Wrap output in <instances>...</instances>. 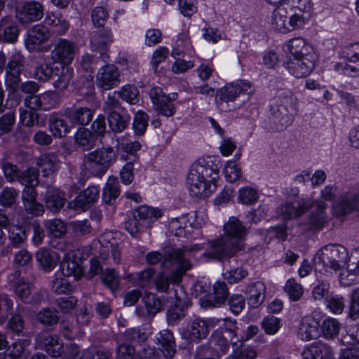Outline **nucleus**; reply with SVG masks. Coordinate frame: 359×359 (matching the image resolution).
<instances>
[{"label": "nucleus", "instance_id": "obj_1", "mask_svg": "<svg viewBox=\"0 0 359 359\" xmlns=\"http://www.w3.org/2000/svg\"><path fill=\"white\" fill-rule=\"evenodd\" d=\"M221 161L218 156L199 158L190 167L187 187L193 196L208 197L214 193L219 180Z\"/></svg>", "mask_w": 359, "mask_h": 359}, {"label": "nucleus", "instance_id": "obj_2", "mask_svg": "<svg viewBox=\"0 0 359 359\" xmlns=\"http://www.w3.org/2000/svg\"><path fill=\"white\" fill-rule=\"evenodd\" d=\"M284 48L290 55L284 63V67L289 74L297 79L310 75L316 68L319 59L315 48L302 37L288 40Z\"/></svg>", "mask_w": 359, "mask_h": 359}, {"label": "nucleus", "instance_id": "obj_3", "mask_svg": "<svg viewBox=\"0 0 359 359\" xmlns=\"http://www.w3.org/2000/svg\"><path fill=\"white\" fill-rule=\"evenodd\" d=\"M224 231L226 238L210 242L206 252L202 254L203 257L229 258L244 249L243 240L247 235V229L238 218L231 217L224 225Z\"/></svg>", "mask_w": 359, "mask_h": 359}, {"label": "nucleus", "instance_id": "obj_4", "mask_svg": "<svg viewBox=\"0 0 359 359\" xmlns=\"http://www.w3.org/2000/svg\"><path fill=\"white\" fill-rule=\"evenodd\" d=\"M200 244H192L172 250L168 254L167 259L163 262L165 267H173L174 271L170 276L163 273L158 274L155 279V284L158 290L165 292L170 283L175 284L181 281L182 276L191 268L190 259L202 250Z\"/></svg>", "mask_w": 359, "mask_h": 359}, {"label": "nucleus", "instance_id": "obj_5", "mask_svg": "<svg viewBox=\"0 0 359 359\" xmlns=\"http://www.w3.org/2000/svg\"><path fill=\"white\" fill-rule=\"evenodd\" d=\"M78 47L75 43L66 39H59L53 44L50 52V58L53 63L60 66V74L54 82L57 88H65L73 76V69L69 67L75 55L77 54Z\"/></svg>", "mask_w": 359, "mask_h": 359}, {"label": "nucleus", "instance_id": "obj_6", "mask_svg": "<svg viewBox=\"0 0 359 359\" xmlns=\"http://www.w3.org/2000/svg\"><path fill=\"white\" fill-rule=\"evenodd\" d=\"M298 106V98L290 90L278 92L276 102L271 108L272 118L277 123V130H283L292 124Z\"/></svg>", "mask_w": 359, "mask_h": 359}, {"label": "nucleus", "instance_id": "obj_7", "mask_svg": "<svg viewBox=\"0 0 359 359\" xmlns=\"http://www.w3.org/2000/svg\"><path fill=\"white\" fill-rule=\"evenodd\" d=\"M348 258L347 250L341 245H327L318 251L314 257V264L320 272L339 269Z\"/></svg>", "mask_w": 359, "mask_h": 359}, {"label": "nucleus", "instance_id": "obj_8", "mask_svg": "<svg viewBox=\"0 0 359 359\" xmlns=\"http://www.w3.org/2000/svg\"><path fill=\"white\" fill-rule=\"evenodd\" d=\"M116 159L117 154L112 147H102L86 154L83 164L92 175L102 177Z\"/></svg>", "mask_w": 359, "mask_h": 359}, {"label": "nucleus", "instance_id": "obj_9", "mask_svg": "<svg viewBox=\"0 0 359 359\" xmlns=\"http://www.w3.org/2000/svg\"><path fill=\"white\" fill-rule=\"evenodd\" d=\"M24 57L19 53H14L9 57L5 68V84L9 90L8 98L13 100L11 104L13 107L17 106L21 100L18 88L21 81L20 74L24 70Z\"/></svg>", "mask_w": 359, "mask_h": 359}, {"label": "nucleus", "instance_id": "obj_10", "mask_svg": "<svg viewBox=\"0 0 359 359\" xmlns=\"http://www.w3.org/2000/svg\"><path fill=\"white\" fill-rule=\"evenodd\" d=\"M8 281L13 293L26 304H38L43 296L33 285L21 277L20 272L15 271L8 276Z\"/></svg>", "mask_w": 359, "mask_h": 359}, {"label": "nucleus", "instance_id": "obj_11", "mask_svg": "<svg viewBox=\"0 0 359 359\" xmlns=\"http://www.w3.org/2000/svg\"><path fill=\"white\" fill-rule=\"evenodd\" d=\"M286 4H280L276 7L271 13L270 23L272 28L280 33L286 34L294 30L301 29V20L298 15L288 13Z\"/></svg>", "mask_w": 359, "mask_h": 359}, {"label": "nucleus", "instance_id": "obj_12", "mask_svg": "<svg viewBox=\"0 0 359 359\" xmlns=\"http://www.w3.org/2000/svg\"><path fill=\"white\" fill-rule=\"evenodd\" d=\"M63 253L60 264L62 273L66 277L73 276L74 280H79L83 275L81 259L78 257V250L70 243H65L59 248Z\"/></svg>", "mask_w": 359, "mask_h": 359}, {"label": "nucleus", "instance_id": "obj_13", "mask_svg": "<svg viewBox=\"0 0 359 359\" xmlns=\"http://www.w3.org/2000/svg\"><path fill=\"white\" fill-rule=\"evenodd\" d=\"M254 93L255 88L249 81L238 80L229 83L219 90V102H221L219 104L221 106L222 102H234L238 96L243 95H248L247 100H249Z\"/></svg>", "mask_w": 359, "mask_h": 359}, {"label": "nucleus", "instance_id": "obj_14", "mask_svg": "<svg viewBox=\"0 0 359 359\" xmlns=\"http://www.w3.org/2000/svg\"><path fill=\"white\" fill-rule=\"evenodd\" d=\"M203 216V212H194L189 216L172 219L169 223V231L176 236H187L191 233V229L199 228L204 224Z\"/></svg>", "mask_w": 359, "mask_h": 359}, {"label": "nucleus", "instance_id": "obj_15", "mask_svg": "<svg viewBox=\"0 0 359 359\" xmlns=\"http://www.w3.org/2000/svg\"><path fill=\"white\" fill-rule=\"evenodd\" d=\"M149 97L155 111L166 117L172 116L176 108L172 103L177 97V93L166 95L159 87H154L149 92Z\"/></svg>", "mask_w": 359, "mask_h": 359}, {"label": "nucleus", "instance_id": "obj_16", "mask_svg": "<svg viewBox=\"0 0 359 359\" xmlns=\"http://www.w3.org/2000/svg\"><path fill=\"white\" fill-rule=\"evenodd\" d=\"M120 77L121 72L115 65L106 64L98 69L95 84L102 90H109L119 85Z\"/></svg>", "mask_w": 359, "mask_h": 359}, {"label": "nucleus", "instance_id": "obj_17", "mask_svg": "<svg viewBox=\"0 0 359 359\" xmlns=\"http://www.w3.org/2000/svg\"><path fill=\"white\" fill-rule=\"evenodd\" d=\"M339 280L341 285L344 287L351 286L359 283V250H356L351 255L346 263H343Z\"/></svg>", "mask_w": 359, "mask_h": 359}, {"label": "nucleus", "instance_id": "obj_18", "mask_svg": "<svg viewBox=\"0 0 359 359\" xmlns=\"http://www.w3.org/2000/svg\"><path fill=\"white\" fill-rule=\"evenodd\" d=\"M310 198L302 199L299 201H286L282 203L277 209V212L284 219H294L303 215L312 205Z\"/></svg>", "mask_w": 359, "mask_h": 359}, {"label": "nucleus", "instance_id": "obj_19", "mask_svg": "<svg viewBox=\"0 0 359 359\" xmlns=\"http://www.w3.org/2000/svg\"><path fill=\"white\" fill-rule=\"evenodd\" d=\"M36 345L53 358L61 355L64 351L60 339L55 334L47 332L40 333L36 336Z\"/></svg>", "mask_w": 359, "mask_h": 359}, {"label": "nucleus", "instance_id": "obj_20", "mask_svg": "<svg viewBox=\"0 0 359 359\" xmlns=\"http://www.w3.org/2000/svg\"><path fill=\"white\" fill-rule=\"evenodd\" d=\"M320 314L317 312L304 316L300 323L298 334L306 341L317 338L320 335Z\"/></svg>", "mask_w": 359, "mask_h": 359}, {"label": "nucleus", "instance_id": "obj_21", "mask_svg": "<svg viewBox=\"0 0 359 359\" xmlns=\"http://www.w3.org/2000/svg\"><path fill=\"white\" fill-rule=\"evenodd\" d=\"M42 6L36 1H27L17 8L16 17L22 23L37 21L43 17Z\"/></svg>", "mask_w": 359, "mask_h": 359}, {"label": "nucleus", "instance_id": "obj_22", "mask_svg": "<svg viewBox=\"0 0 359 359\" xmlns=\"http://www.w3.org/2000/svg\"><path fill=\"white\" fill-rule=\"evenodd\" d=\"M100 190L97 187L91 186L79 194L74 200L69 203V207L79 211L88 209L99 198Z\"/></svg>", "mask_w": 359, "mask_h": 359}, {"label": "nucleus", "instance_id": "obj_23", "mask_svg": "<svg viewBox=\"0 0 359 359\" xmlns=\"http://www.w3.org/2000/svg\"><path fill=\"white\" fill-rule=\"evenodd\" d=\"M334 210L339 215H346L359 208V192L349 191L343 194L334 204Z\"/></svg>", "mask_w": 359, "mask_h": 359}, {"label": "nucleus", "instance_id": "obj_24", "mask_svg": "<svg viewBox=\"0 0 359 359\" xmlns=\"http://www.w3.org/2000/svg\"><path fill=\"white\" fill-rule=\"evenodd\" d=\"M48 38L49 32L46 27L41 25H35L28 32L25 39L27 48L29 51H34Z\"/></svg>", "mask_w": 359, "mask_h": 359}, {"label": "nucleus", "instance_id": "obj_25", "mask_svg": "<svg viewBox=\"0 0 359 359\" xmlns=\"http://www.w3.org/2000/svg\"><path fill=\"white\" fill-rule=\"evenodd\" d=\"M36 165L41 169L43 177H50L55 174L60 168V161L53 154H41L36 161Z\"/></svg>", "mask_w": 359, "mask_h": 359}, {"label": "nucleus", "instance_id": "obj_26", "mask_svg": "<svg viewBox=\"0 0 359 359\" xmlns=\"http://www.w3.org/2000/svg\"><path fill=\"white\" fill-rule=\"evenodd\" d=\"M333 351L324 343H314L306 347L302 352L303 359H332Z\"/></svg>", "mask_w": 359, "mask_h": 359}, {"label": "nucleus", "instance_id": "obj_27", "mask_svg": "<svg viewBox=\"0 0 359 359\" xmlns=\"http://www.w3.org/2000/svg\"><path fill=\"white\" fill-rule=\"evenodd\" d=\"M94 111L87 107L74 104L67 111V115L74 123L88 125L93 118Z\"/></svg>", "mask_w": 359, "mask_h": 359}, {"label": "nucleus", "instance_id": "obj_28", "mask_svg": "<svg viewBox=\"0 0 359 359\" xmlns=\"http://www.w3.org/2000/svg\"><path fill=\"white\" fill-rule=\"evenodd\" d=\"M60 255L47 248H41L36 253V262L45 272L51 271L57 264Z\"/></svg>", "mask_w": 359, "mask_h": 359}, {"label": "nucleus", "instance_id": "obj_29", "mask_svg": "<svg viewBox=\"0 0 359 359\" xmlns=\"http://www.w3.org/2000/svg\"><path fill=\"white\" fill-rule=\"evenodd\" d=\"M248 304L257 308L262 304L265 299L266 285L262 281H257L248 285L245 290Z\"/></svg>", "mask_w": 359, "mask_h": 359}, {"label": "nucleus", "instance_id": "obj_30", "mask_svg": "<svg viewBox=\"0 0 359 359\" xmlns=\"http://www.w3.org/2000/svg\"><path fill=\"white\" fill-rule=\"evenodd\" d=\"M214 326L215 319L204 320L196 318L191 322L188 329L189 337L192 340L205 338L209 333L210 328Z\"/></svg>", "mask_w": 359, "mask_h": 359}, {"label": "nucleus", "instance_id": "obj_31", "mask_svg": "<svg viewBox=\"0 0 359 359\" xmlns=\"http://www.w3.org/2000/svg\"><path fill=\"white\" fill-rule=\"evenodd\" d=\"M36 192L33 188H25L22 191V200L26 211L34 216H39L44 212L43 205L36 201Z\"/></svg>", "mask_w": 359, "mask_h": 359}, {"label": "nucleus", "instance_id": "obj_32", "mask_svg": "<svg viewBox=\"0 0 359 359\" xmlns=\"http://www.w3.org/2000/svg\"><path fill=\"white\" fill-rule=\"evenodd\" d=\"M113 41V34L110 29H104L95 32L90 43L93 50L104 51Z\"/></svg>", "mask_w": 359, "mask_h": 359}, {"label": "nucleus", "instance_id": "obj_33", "mask_svg": "<svg viewBox=\"0 0 359 359\" xmlns=\"http://www.w3.org/2000/svg\"><path fill=\"white\" fill-rule=\"evenodd\" d=\"M163 212L161 210L157 208H151L146 205H142L137 208L133 216L140 221L139 225L147 226L151 222L161 217Z\"/></svg>", "mask_w": 359, "mask_h": 359}, {"label": "nucleus", "instance_id": "obj_34", "mask_svg": "<svg viewBox=\"0 0 359 359\" xmlns=\"http://www.w3.org/2000/svg\"><path fill=\"white\" fill-rule=\"evenodd\" d=\"M18 29L12 18L4 17L0 20V40L13 43L18 36Z\"/></svg>", "mask_w": 359, "mask_h": 359}, {"label": "nucleus", "instance_id": "obj_35", "mask_svg": "<svg viewBox=\"0 0 359 359\" xmlns=\"http://www.w3.org/2000/svg\"><path fill=\"white\" fill-rule=\"evenodd\" d=\"M259 191L253 186H243L237 191V202L243 205H253L259 201Z\"/></svg>", "mask_w": 359, "mask_h": 359}, {"label": "nucleus", "instance_id": "obj_36", "mask_svg": "<svg viewBox=\"0 0 359 359\" xmlns=\"http://www.w3.org/2000/svg\"><path fill=\"white\" fill-rule=\"evenodd\" d=\"M216 324H220V330H218L229 337L230 343L232 345L236 346L240 339L237 335L238 327L236 320L231 318L215 320V325Z\"/></svg>", "mask_w": 359, "mask_h": 359}, {"label": "nucleus", "instance_id": "obj_37", "mask_svg": "<svg viewBox=\"0 0 359 359\" xmlns=\"http://www.w3.org/2000/svg\"><path fill=\"white\" fill-rule=\"evenodd\" d=\"M156 341L161 346L166 357H172L175 352V342L172 332L168 330L161 331L156 335Z\"/></svg>", "mask_w": 359, "mask_h": 359}, {"label": "nucleus", "instance_id": "obj_38", "mask_svg": "<svg viewBox=\"0 0 359 359\" xmlns=\"http://www.w3.org/2000/svg\"><path fill=\"white\" fill-rule=\"evenodd\" d=\"M65 195L62 192L54 188L48 189L45 198L47 208L53 212L58 211L65 205Z\"/></svg>", "mask_w": 359, "mask_h": 359}, {"label": "nucleus", "instance_id": "obj_39", "mask_svg": "<svg viewBox=\"0 0 359 359\" xmlns=\"http://www.w3.org/2000/svg\"><path fill=\"white\" fill-rule=\"evenodd\" d=\"M61 69L49 63H43L36 67L34 77L39 81H48L53 75L60 76Z\"/></svg>", "mask_w": 359, "mask_h": 359}, {"label": "nucleus", "instance_id": "obj_40", "mask_svg": "<svg viewBox=\"0 0 359 359\" xmlns=\"http://www.w3.org/2000/svg\"><path fill=\"white\" fill-rule=\"evenodd\" d=\"M192 45L189 36V29L185 28L181 33L177 35V39L175 41V47L172 51V56L175 57L179 56L182 53H190L192 50Z\"/></svg>", "mask_w": 359, "mask_h": 359}, {"label": "nucleus", "instance_id": "obj_41", "mask_svg": "<svg viewBox=\"0 0 359 359\" xmlns=\"http://www.w3.org/2000/svg\"><path fill=\"white\" fill-rule=\"evenodd\" d=\"M49 129L55 137L61 138L69 133L71 127L61 117L52 116L49 121Z\"/></svg>", "mask_w": 359, "mask_h": 359}, {"label": "nucleus", "instance_id": "obj_42", "mask_svg": "<svg viewBox=\"0 0 359 359\" xmlns=\"http://www.w3.org/2000/svg\"><path fill=\"white\" fill-rule=\"evenodd\" d=\"M100 245V255L102 259H107L109 249H113L114 245H117V241L114 237L113 233L107 231L100 236L97 243H95V248L97 245Z\"/></svg>", "mask_w": 359, "mask_h": 359}, {"label": "nucleus", "instance_id": "obj_43", "mask_svg": "<svg viewBox=\"0 0 359 359\" xmlns=\"http://www.w3.org/2000/svg\"><path fill=\"white\" fill-rule=\"evenodd\" d=\"M130 119V115L126 111L121 115L116 111H111L108 116L109 126L111 129L116 133L123 131L128 125Z\"/></svg>", "mask_w": 359, "mask_h": 359}, {"label": "nucleus", "instance_id": "obj_44", "mask_svg": "<svg viewBox=\"0 0 359 359\" xmlns=\"http://www.w3.org/2000/svg\"><path fill=\"white\" fill-rule=\"evenodd\" d=\"M119 183L115 177H109L103 189L102 200L106 203H112L119 196Z\"/></svg>", "mask_w": 359, "mask_h": 359}, {"label": "nucleus", "instance_id": "obj_45", "mask_svg": "<svg viewBox=\"0 0 359 359\" xmlns=\"http://www.w3.org/2000/svg\"><path fill=\"white\" fill-rule=\"evenodd\" d=\"M341 324L336 319L332 317L326 318L321 325V332L327 339L335 338L339 333Z\"/></svg>", "mask_w": 359, "mask_h": 359}, {"label": "nucleus", "instance_id": "obj_46", "mask_svg": "<svg viewBox=\"0 0 359 359\" xmlns=\"http://www.w3.org/2000/svg\"><path fill=\"white\" fill-rule=\"evenodd\" d=\"M223 174L225 180L228 182H235L239 180L242 175L241 168L236 161L229 160L225 163L223 168Z\"/></svg>", "mask_w": 359, "mask_h": 359}, {"label": "nucleus", "instance_id": "obj_47", "mask_svg": "<svg viewBox=\"0 0 359 359\" xmlns=\"http://www.w3.org/2000/svg\"><path fill=\"white\" fill-rule=\"evenodd\" d=\"M118 93V96L122 99V100L129 104H136L139 102V90L134 85L126 84L122 86Z\"/></svg>", "mask_w": 359, "mask_h": 359}, {"label": "nucleus", "instance_id": "obj_48", "mask_svg": "<svg viewBox=\"0 0 359 359\" xmlns=\"http://www.w3.org/2000/svg\"><path fill=\"white\" fill-rule=\"evenodd\" d=\"M229 342V337L219 330L215 331L211 336L210 344L220 354H224L227 351Z\"/></svg>", "mask_w": 359, "mask_h": 359}, {"label": "nucleus", "instance_id": "obj_49", "mask_svg": "<svg viewBox=\"0 0 359 359\" xmlns=\"http://www.w3.org/2000/svg\"><path fill=\"white\" fill-rule=\"evenodd\" d=\"M327 205L324 203H318L316 212H313L309 220V224L311 228L320 229L326 222L327 216L325 209Z\"/></svg>", "mask_w": 359, "mask_h": 359}, {"label": "nucleus", "instance_id": "obj_50", "mask_svg": "<svg viewBox=\"0 0 359 359\" xmlns=\"http://www.w3.org/2000/svg\"><path fill=\"white\" fill-rule=\"evenodd\" d=\"M29 344L27 339H20L13 342L8 352L3 355V359H19Z\"/></svg>", "mask_w": 359, "mask_h": 359}, {"label": "nucleus", "instance_id": "obj_51", "mask_svg": "<svg viewBox=\"0 0 359 359\" xmlns=\"http://www.w3.org/2000/svg\"><path fill=\"white\" fill-rule=\"evenodd\" d=\"M283 289L285 292L288 295L290 299L293 302L300 299L304 294L302 285L300 283H298L293 278H289L286 281Z\"/></svg>", "mask_w": 359, "mask_h": 359}, {"label": "nucleus", "instance_id": "obj_52", "mask_svg": "<svg viewBox=\"0 0 359 359\" xmlns=\"http://www.w3.org/2000/svg\"><path fill=\"white\" fill-rule=\"evenodd\" d=\"M45 23L50 26L58 34H64L69 29L68 22L65 19L59 18L53 13H48L46 15Z\"/></svg>", "mask_w": 359, "mask_h": 359}, {"label": "nucleus", "instance_id": "obj_53", "mask_svg": "<svg viewBox=\"0 0 359 359\" xmlns=\"http://www.w3.org/2000/svg\"><path fill=\"white\" fill-rule=\"evenodd\" d=\"M149 115L142 110H138L134 115L133 128L137 135H143L147 128Z\"/></svg>", "mask_w": 359, "mask_h": 359}, {"label": "nucleus", "instance_id": "obj_54", "mask_svg": "<svg viewBox=\"0 0 359 359\" xmlns=\"http://www.w3.org/2000/svg\"><path fill=\"white\" fill-rule=\"evenodd\" d=\"M20 182L27 187L33 188L39 184V172L34 168H29L19 177Z\"/></svg>", "mask_w": 359, "mask_h": 359}, {"label": "nucleus", "instance_id": "obj_55", "mask_svg": "<svg viewBox=\"0 0 359 359\" xmlns=\"http://www.w3.org/2000/svg\"><path fill=\"white\" fill-rule=\"evenodd\" d=\"M44 225L48 233L54 237H61L67 231L66 224L61 219L47 220Z\"/></svg>", "mask_w": 359, "mask_h": 359}, {"label": "nucleus", "instance_id": "obj_56", "mask_svg": "<svg viewBox=\"0 0 359 359\" xmlns=\"http://www.w3.org/2000/svg\"><path fill=\"white\" fill-rule=\"evenodd\" d=\"M8 237L11 243L15 246L23 243L27 238L25 230L22 226L18 225L9 226Z\"/></svg>", "mask_w": 359, "mask_h": 359}, {"label": "nucleus", "instance_id": "obj_57", "mask_svg": "<svg viewBox=\"0 0 359 359\" xmlns=\"http://www.w3.org/2000/svg\"><path fill=\"white\" fill-rule=\"evenodd\" d=\"M341 58L355 62L359 60V42L351 43L344 47L339 53Z\"/></svg>", "mask_w": 359, "mask_h": 359}, {"label": "nucleus", "instance_id": "obj_58", "mask_svg": "<svg viewBox=\"0 0 359 359\" xmlns=\"http://www.w3.org/2000/svg\"><path fill=\"white\" fill-rule=\"evenodd\" d=\"M59 317L55 310L43 309L37 314L39 322L45 325H52L57 323Z\"/></svg>", "mask_w": 359, "mask_h": 359}, {"label": "nucleus", "instance_id": "obj_59", "mask_svg": "<svg viewBox=\"0 0 359 359\" xmlns=\"http://www.w3.org/2000/svg\"><path fill=\"white\" fill-rule=\"evenodd\" d=\"M248 275V271L245 269L237 267L231 268L223 273L224 278L227 280L230 284H234L241 280Z\"/></svg>", "mask_w": 359, "mask_h": 359}, {"label": "nucleus", "instance_id": "obj_60", "mask_svg": "<svg viewBox=\"0 0 359 359\" xmlns=\"http://www.w3.org/2000/svg\"><path fill=\"white\" fill-rule=\"evenodd\" d=\"M13 308V302L6 294H0V325L8 318L9 312Z\"/></svg>", "mask_w": 359, "mask_h": 359}, {"label": "nucleus", "instance_id": "obj_61", "mask_svg": "<svg viewBox=\"0 0 359 359\" xmlns=\"http://www.w3.org/2000/svg\"><path fill=\"white\" fill-rule=\"evenodd\" d=\"M109 18L107 10L103 6L95 7L91 13V20L95 27H102Z\"/></svg>", "mask_w": 359, "mask_h": 359}, {"label": "nucleus", "instance_id": "obj_62", "mask_svg": "<svg viewBox=\"0 0 359 359\" xmlns=\"http://www.w3.org/2000/svg\"><path fill=\"white\" fill-rule=\"evenodd\" d=\"M257 350L251 346H245L239 351H233L226 359H256L257 358Z\"/></svg>", "mask_w": 359, "mask_h": 359}, {"label": "nucleus", "instance_id": "obj_63", "mask_svg": "<svg viewBox=\"0 0 359 359\" xmlns=\"http://www.w3.org/2000/svg\"><path fill=\"white\" fill-rule=\"evenodd\" d=\"M149 337V334L141 328H131L125 332V339L132 343H138L145 341Z\"/></svg>", "mask_w": 359, "mask_h": 359}, {"label": "nucleus", "instance_id": "obj_64", "mask_svg": "<svg viewBox=\"0 0 359 359\" xmlns=\"http://www.w3.org/2000/svg\"><path fill=\"white\" fill-rule=\"evenodd\" d=\"M262 327L268 334H275L281 327L280 320L275 316H267L262 322Z\"/></svg>", "mask_w": 359, "mask_h": 359}]
</instances>
